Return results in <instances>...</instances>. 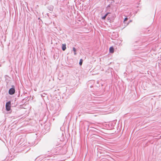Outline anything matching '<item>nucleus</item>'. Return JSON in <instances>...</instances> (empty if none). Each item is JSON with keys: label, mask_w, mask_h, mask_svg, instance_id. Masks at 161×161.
Masks as SVG:
<instances>
[{"label": "nucleus", "mask_w": 161, "mask_h": 161, "mask_svg": "<svg viewBox=\"0 0 161 161\" xmlns=\"http://www.w3.org/2000/svg\"><path fill=\"white\" fill-rule=\"evenodd\" d=\"M11 102L9 101L7 102L6 104V108L7 111H9L10 109Z\"/></svg>", "instance_id": "1"}, {"label": "nucleus", "mask_w": 161, "mask_h": 161, "mask_svg": "<svg viewBox=\"0 0 161 161\" xmlns=\"http://www.w3.org/2000/svg\"><path fill=\"white\" fill-rule=\"evenodd\" d=\"M15 92V90L14 88L12 87L9 90L8 93L10 95L14 94Z\"/></svg>", "instance_id": "2"}, {"label": "nucleus", "mask_w": 161, "mask_h": 161, "mask_svg": "<svg viewBox=\"0 0 161 161\" xmlns=\"http://www.w3.org/2000/svg\"><path fill=\"white\" fill-rule=\"evenodd\" d=\"M109 52L111 53H113L114 52V49L113 47H111L109 49Z\"/></svg>", "instance_id": "3"}, {"label": "nucleus", "mask_w": 161, "mask_h": 161, "mask_svg": "<svg viewBox=\"0 0 161 161\" xmlns=\"http://www.w3.org/2000/svg\"><path fill=\"white\" fill-rule=\"evenodd\" d=\"M66 45L65 44H63L62 45V49L63 51H64L66 49Z\"/></svg>", "instance_id": "4"}, {"label": "nucleus", "mask_w": 161, "mask_h": 161, "mask_svg": "<svg viewBox=\"0 0 161 161\" xmlns=\"http://www.w3.org/2000/svg\"><path fill=\"white\" fill-rule=\"evenodd\" d=\"M109 13H108L107 14H106L104 16H103L102 18V19H105V18H106V17L108 15V14Z\"/></svg>", "instance_id": "5"}, {"label": "nucleus", "mask_w": 161, "mask_h": 161, "mask_svg": "<svg viewBox=\"0 0 161 161\" xmlns=\"http://www.w3.org/2000/svg\"><path fill=\"white\" fill-rule=\"evenodd\" d=\"M73 50L74 52V54L75 55H76V49L74 47L73 48Z\"/></svg>", "instance_id": "6"}, {"label": "nucleus", "mask_w": 161, "mask_h": 161, "mask_svg": "<svg viewBox=\"0 0 161 161\" xmlns=\"http://www.w3.org/2000/svg\"><path fill=\"white\" fill-rule=\"evenodd\" d=\"M82 62H83L82 59H80V62H79V64L80 65H81L82 64Z\"/></svg>", "instance_id": "7"}, {"label": "nucleus", "mask_w": 161, "mask_h": 161, "mask_svg": "<svg viewBox=\"0 0 161 161\" xmlns=\"http://www.w3.org/2000/svg\"><path fill=\"white\" fill-rule=\"evenodd\" d=\"M128 18H125V19H124V23H125V21H127V20H128Z\"/></svg>", "instance_id": "8"}, {"label": "nucleus", "mask_w": 161, "mask_h": 161, "mask_svg": "<svg viewBox=\"0 0 161 161\" xmlns=\"http://www.w3.org/2000/svg\"><path fill=\"white\" fill-rule=\"evenodd\" d=\"M92 75H93V74L92 73Z\"/></svg>", "instance_id": "9"}]
</instances>
